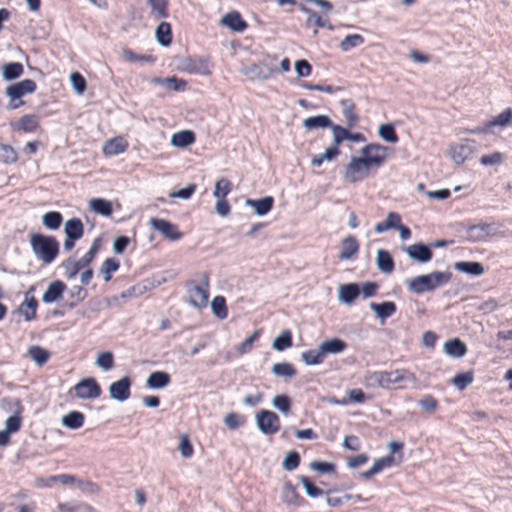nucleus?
I'll list each match as a JSON object with an SVG mask.
<instances>
[{
	"label": "nucleus",
	"instance_id": "nucleus-54",
	"mask_svg": "<svg viewBox=\"0 0 512 512\" xmlns=\"http://www.w3.org/2000/svg\"><path fill=\"white\" fill-rule=\"evenodd\" d=\"M148 3L151 7L152 12L158 18H166L168 17V0H148Z\"/></svg>",
	"mask_w": 512,
	"mask_h": 512
},
{
	"label": "nucleus",
	"instance_id": "nucleus-53",
	"mask_svg": "<svg viewBox=\"0 0 512 512\" xmlns=\"http://www.w3.org/2000/svg\"><path fill=\"white\" fill-rule=\"evenodd\" d=\"M18 159L17 153L14 148L8 144L0 143V161L9 164L14 163Z\"/></svg>",
	"mask_w": 512,
	"mask_h": 512
},
{
	"label": "nucleus",
	"instance_id": "nucleus-33",
	"mask_svg": "<svg viewBox=\"0 0 512 512\" xmlns=\"http://www.w3.org/2000/svg\"><path fill=\"white\" fill-rule=\"evenodd\" d=\"M84 420L85 416L83 413L71 411L62 417L61 423L66 428L75 430L83 426Z\"/></svg>",
	"mask_w": 512,
	"mask_h": 512
},
{
	"label": "nucleus",
	"instance_id": "nucleus-5",
	"mask_svg": "<svg viewBox=\"0 0 512 512\" xmlns=\"http://www.w3.org/2000/svg\"><path fill=\"white\" fill-rule=\"evenodd\" d=\"M512 123V108H506L493 119L485 122L483 125L471 129H465L468 134H491L495 127L504 128Z\"/></svg>",
	"mask_w": 512,
	"mask_h": 512
},
{
	"label": "nucleus",
	"instance_id": "nucleus-14",
	"mask_svg": "<svg viewBox=\"0 0 512 512\" xmlns=\"http://www.w3.org/2000/svg\"><path fill=\"white\" fill-rule=\"evenodd\" d=\"M67 290V285L61 280H54L47 286L42 296V301L46 304L60 301L63 293Z\"/></svg>",
	"mask_w": 512,
	"mask_h": 512
},
{
	"label": "nucleus",
	"instance_id": "nucleus-58",
	"mask_svg": "<svg viewBox=\"0 0 512 512\" xmlns=\"http://www.w3.org/2000/svg\"><path fill=\"white\" fill-rule=\"evenodd\" d=\"M273 406L284 414H288L291 408V400L285 395H276L272 400Z\"/></svg>",
	"mask_w": 512,
	"mask_h": 512
},
{
	"label": "nucleus",
	"instance_id": "nucleus-26",
	"mask_svg": "<svg viewBox=\"0 0 512 512\" xmlns=\"http://www.w3.org/2000/svg\"><path fill=\"white\" fill-rule=\"evenodd\" d=\"M444 351L450 357L462 358L467 353V346L460 339L454 338L445 342Z\"/></svg>",
	"mask_w": 512,
	"mask_h": 512
},
{
	"label": "nucleus",
	"instance_id": "nucleus-36",
	"mask_svg": "<svg viewBox=\"0 0 512 512\" xmlns=\"http://www.w3.org/2000/svg\"><path fill=\"white\" fill-rule=\"evenodd\" d=\"M332 121L326 115H316L312 117H308L303 121V127L307 130L317 129V128H331Z\"/></svg>",
	"mask_w": 512,
	"mask_h": 512
},
{
	"label": "nucleus",
	"instance_id": "nucleus-19",
	"mask_svg": "<svg viewBox=\"0 0 512 512\" xmlns=\"http://www.w3.org/2000/svg\"><path fill=\"white\" fill-rule=\"evenodd\" d=\"M369 308L375 312L376 317L381 323L391 317L397 310L396 304L392 301H384L381 303L370 302Z\"/></svg>",
	"mask_w": 512,
	"mask_h": 512
},
{
	"label": "nucleus",
	"instance_id": "nucleus-35",
	"mask_svg": "<svg viewBox=\"0 0 512 512\" xmlns=\"http://www.w3.org/2000/svg\"><path fill=\"white\" fill-rule=\"evenodd\" d=\"M24 72L23 65L20 62H10L2 67V78L5 81H12L19 78Z\"/></svg>",
	"mask_w": 512,
	"mask_h": 512
},
{
	"label": "nucleus",
	"instance_id": "nucleus-61",
	"mask_svg": "<svg viewBox=\"0 0 512 512\" xmlns=\"http://www.w3.org/2000/svg\"><path fill=\"white\" fill-rule=\"evenodd\" d=\"M122 55L125 60L129 62H136V61H143V62H149L154 63L156 58L152 55H139L134 53L130 49H124L122 52Z\"/></svg>",
	"mask_w": 512,
	"mask_h": 512
},
{
	"label": "nucleus",
	"instance_id": "nucleus-48",
	"mask_svg": "<svg viewBox=\"0 0 512 512\" xmlns=\"http://www.w3.org/2000/svg\"><path fill=\"white\" fill-rule=\"evenodd\" d=\"M272 373L278 377L292 378L296 375V369L287 362L276 363L272 366Z\"/></svg>",
	"mask_w": 512,
	"mask_h": 512
},
{
	"label": "nucleus",
	"instance_id": "nucleus-16",
	"mask_svg": "<svg viewBox=\"0 0 512 512\" xmlns=\"http://www.w3.org/2000/svg\"><path fill=\"white\" fill-rule=\"evenodd\" d=\"M406 254L413 260L426 263L432 259L433 253L430 246L423 243H416L405 248Z\"/></svg>",
	"mask_w": 512,
	"mask_h": 512
},
{
	"label": "nucleus",
	"instance_id": "nucleus-6",
	"mask_svg": "<svg viewBox=\"0 0 512 512\" xmlns=\"http://www.w3.org/2000/svg\"><path fill=\"white\" fill-rule=\"evenodd\" d=\"M388 150L389 148L386 146L370 143L361 148L360 157L364 159L368 166L377 170L385 162Z\"/></svg>",
	"mask_w": 512,
	"mask_h": 512
},
{
	"label": "nucleus",
	"instance_id": "nucleus-59",
	"mask_svg": "<svg viewBox=\"0 0 512 512\" xmlns=\"http://www.w3.org/2000/svg\"><path fill=\"white\" fill-rule=\"evenodd\" d=\"M300 464V455L296 451H290L286 454L282 466L286 471L296 469Z\"/></svg>",
	"mask_w": 512,
	"mask_h": 512
},
{
	"label": "nucleus",
	"instance_id": "nucleus-24",
	"mask_svg": "<svg viewBox=\"0 0 512 512\" xmlns=\"http://www.w3.org/2000/svg\"><path fill=\"white\" fill-rule=\"evenodd\" d=\"M340 105L342 107V114L347 122V127H354L359 121L355 103L351 99H343L340 101Z\"/></svg>",
	"mask_w": 512,
	"mask_h": 512
},
{
	"label": "nucleus",
	"instance_id": "nucleus-44",
	"mask_svg": "<svg viewBox=\"0 0 512 512\" xmlns=\"http://www.w3.org/2000/svg\"><path fill=\"white\" fill-rule=\"evenodd\" d=\"M292 345V334L289 330H284L282 333L276 336L272 343V347L277 351H284L285 349L290 348Z\"/></svg>",
	"mask_w": 512,
	"mask_h": 512
},
{
	"label": "nucleus",
	"instance_id": "nucleus-57",
	"mask_svg": "<svg viewBox=\"0 0 512 512\" xmlns=\"http://www.w3.org/2000/svg\"><path fill=\"white\" fill-rule=\"evenodd\" d=\"M231 191V182L225 178H221L215 183L213 195L216 198H226Z\"/></svg>",
	"mask_w": 512,
	"mask_h": 512
},
{
	"label": "nucleus",
	"instance_id": "nucleus-42",
	"mask_svg": "<svg viewBox=\"0 0 512 512\" xmlns=\"http://www.w3.org/2000/svg\"><path fill=\"white\" fill-rule=\"evenodd\" d=\"M211 310L213 314L220 320H223L227 317L228 311L226 306V300L223 296H215L211 303Z\"/></svg>",
	"mask_w": 512,
	"mask_h": 512
},
{
	"label": "nucleus",
	"instance_id": "nucleus-10",
	"mask_svg": "<svg viewBox=\"0 0 512 512\" xmlns=\"http://www.w3.org/2000/svg\"><path fill=\"white\" fill-rule=\"evenodd\" d=\"M75 395L79 399H95L101 395V387L98 382L90 377L80 380L74 387Z\"/></svg>",
	"mask_w": 512,
	"mask_h": 512
},
{
	"label": "nucleus",
	"instance_id": "nucleus-18",
	"mask_svg": "<svg viewBox=\"0 0 512 512\" xmlns=\"http://www.w3.org/2000/svg\"><path fill=\"white\" fill-rule=\"evenodd\" d=\"M273 204L274 198L272 196H265L260 199L247 198L245 200V205L252 207L258 216H264L269 213L273 208Z\"/></svg>",
	"mask_w": 512,
	"mask_h": 512
},
{
	"label": "nucleus",
	"instance_id": "nucleus-13",
	"mask_svg": "<svg viewBox=\"0 0 512 512\" xmlns=\"http://www.w3.org/2000/svg\"><path fill=\"white\" fill-rule=\"evenodd\" d=\"M496 231L492 224L481 223L477 225H471L467 229V239L471 242H480L485 240L487 237L495 235Z\"/></svg>",
	"mask_w": 512,
	"mask_h": 512
},
{
	"label": "nucleus",
	"instance_id": "nucleus-55",
	"mask_svg": "<svg viewBox=\"0 0 512 512\" xmlns=\"http://www.w3.org/2000/svg\"><path fill=\"white\" fill-rule=\"evenodd\" d=\"M300 482L302 483L303 488L309 497L316 498L324 495V490L315 486L308 477L300 476Z\"/></svg>",
	"mask_w": 512,
	"mask_h": 512
},
{
	"label": "nucleus",
	"instance_id": "nucleus-23",
	"mask_svg": "<svg viewBox=\"0 0 512 512\" xmlns=\"http://www.w3.org/2000/svg\"><path fill=\"white\" fill-rule=\"evenodd\" d=\"M360 294V288L357 283L340 285L338 297L342 303L351 304Z\"/></svg>",
	"mask_w": 512,
	"mask_h": 512
},
{
	"label": "nucleus",
	"instance_id": "nucleus-11",
	"mask_svg": "<svg viewBox=\"0 0 512 512\" xmlns=\"http://www.w3.org/2000/svg\"><path fill=\"white\" fill-rule=\"evenodd\" d=\"M150 224L155 231L161 233L165 238L171 241H177L182 237V233L179 231L178 227L165 219L152 218Z\"/></svg>",
	"mask_w": 512,
	"mask_h": 512
},
{
	"label": "nucleus",
	"instance_id": "nucleus-25",
	"mask_svg": "<svg viewBox=\"0 0 512 512\" xmlns=\"http://www.w3.org/2000/svg\"><path fill=\"white\" fill-rule=\"evenodd\" d=\"M11 126L14 130L34 132L39 127V118L34 114L24 115L19 119L17 123H11Z\"/></svg>",
	"mask_w": 512,
	"mask_h": 512
},
{
	"label": "nucleus",
	"instance_id": "nucleus-51",
	"mask_svg": "<svg viewBox=\"0 0 512 512\" xmlns=\"http://www.w3.org/2000/svg\"><path fill=\"white\" fill-rule=\"evenodd\" d=\"M474 380V374L472 371L464 372L457 374L451 380L452 384L455 385L458 389L464 390L467 388Z\"/></svg>",
	"mask_w": 512,
	"mask_h": 512
},
{
	"label": "nucleus",
	"instance_id": "nucleus-34",
	"mask_svg": "<svg viewBox=\"0 0 512 512\" xmlns=\"http://www.w3.org/2000/svg\"><path fill=\"white\" fill-rule=\"evenodd\" d=\"M472 154V148L468 144H459L451 147L450 156L457 164L464 163Z\"/></svg>",
	"mask_w": 512,
	"mask_h": 512
},
{
	"label": "nucleus",
	"instance_id": "nucleus-52",
	"mask_svg": "<svg viewBox=\"0 0 512 512\" xmlns=\"http://www.w3.org/2000/svg\"><path fill=\"white\" fill-rule=\"evenodd\" d=\"M100 247H101V239L95 238L92 242L90 249L85 253V255L82 258L79 259V261L81 262V264L84 267L89 266L93 262Z\"/></svg>",
	"mask_w": 512,
	"mask_h": 512
},
{
	"label": "nucleus",
	"instance_id": "nucleus-22",
	"mask_svg": "<svg viewBox=\"0 0 512 512\" xmlns=\"http://www.w3.org/2000/svg\"><path fill=\"white\" fill-rule=\"evenodd\" d=\"M376 266L380 272L391 274L395 267L391 254L384 249H378L376 254Z\"/></svg>",
	"mask_w": 512,
	"mask_h": 512
},
{
	"label": "nucleus",
	"instance_id": "nucleus-39",
	"mask_svg": "<svg viewBox=\"0 0 512 512\" xmlns=\"http://www.w3.org/2000/svg\"><path fill=\"white\" fill-rule=\"evenodd\" d=\"M127 148V143L122 137H116L107 141L103 146V152L107 155H117Z\"/></svg>",
	"mask_w": 512,
	"mask_h": 512
},
{
	"label": "nucleus",
	"instance_id": "nucleus-1",
	"mask_svg": "<svg viewBox=\"0 0 512 512\" xmlns=\"http://www.w3.org/2000/svg\"><path fill=\"white\" fill-rule=\"evenodd\" d=\"M416 381L415 375L405 369L369 372L364 377L365 386L373 389H390L392 387L406 389L408 385L414 386Z\"/></svg>",
	"mask_w": 512,
	"mask_h": 512
},
{
	"label": "nucleus",
	"instance_id": "nucleus-7",
	"mask_svg": "<svg viewBox=\"0 0 512 512\" xmlns=\"http://www.w3.org/2000/svg\"><path fill=\"white\" fill-rule=\"evenodd\" d=\"M370 169L362 157H352L345 168L344 178L351 183L359 182L368 177Z\"/></svg>",
	"mask_w": 512,
	"mask_h": 512
},
{
	"label": "nucleus",
	"instance_id": "nucleus-37",
	"mask_svg": "<svg viewBox=\"0 0 512 512\" xmlns=\"http://www.w3.org/2000/svg\"><path fill=\"white\" fill-rule=\"evenodd\" d=\"M89 207L95 213L106 217L110 216L113 212L111 202L103 198L91 199L89 201Z\"/></svg>",
	"mask_w": 512,
	"mask_h": 512
},
{
	"label": "nucleus",
	"instance_id": "nucleus-8",
	"mask_svg": "<svg viewBox=\"0 0 512 512\" xmlns=\"http://www.w3.org/2000/svg\"><path fill=\"white\" fill-rule=\"evenodd\" d=\"M203 278V286L201 285H192L191 288L188 287V301L195 308H204L207 305L208 297H209V277L207 273L202 274Z\"/></svg>",
	"mask_w": 512,
	"mask_h": 512
},
{
	"label": "nucleus",
	"instance_id": "nucleus-62",
	"mask_svg": "<svg viewBox=\"0 0 512 512\" xmlns=\"http://www.w3.org/2000/svg\"><path fill=\"white\" fill-rule=\"evenodd\" d=\"M309 466L312 470L321 474L333 473L336 470V465L334 463L320 460L312 461Z\"/></svg>",
	"mask_w": 512,
	"mask_h": 512
},
{
	"label": "nucleus",
	"instance_id": "nucleus-41",
	"mask_svg": "<svg viewBox=\"0 0 512 512\" xmlns=\"http://www.w3.org/2000/svg\"><path fill=\"white\" fill-rule=\"evenodd\" d=\"M63 221V216L58 211H50L42 216L43 225L50 230H57Z\"/></svg>",
	"mask_w": 512,
	"mask_h": 512
},
{
	"label": "nucleus",
	"instance_id": "nucleus-40",
	"mask_svg": "<svg viewBox=\"0 0 512 512\" xmlns=\"http://www.w3.org/2000/svg\"><path fill=\"white\" fill-rule=\"evenodd\" d=\"M61 267L64 269L65 276L67 279H73L84 268L79 260H75L72 257L67 258L62 262Z\"/></svg>",
	"mask_w": 512,
	"mask_h": 512
},
{
	"label": "nucleus",
	"instance_id": "nucleus-47",
	"mask_svg": "<svg viewBox=\"0 0 512 512\" xmlns=\"http://www.w3.org/2000/svg\"><path fill=\"white\" fill-rule=\"evenodd\" d=\"M364 43V37L360 34H349L340 42V48L343 52L356 48Z\"/></svg>",
	"mask_w": 512,
	"mask_h": 512
},
{
	"label": "nucleus",
	"instance_id": "nucleus-63",
	"mask_svg": "<svg viewBox=\"0 0 512 512\" xmlns=\"http://www.w3.org/2000/svg\"><path fill=\"white\" fill-rule=\"evenodd\" d=\"M504 161V156L500 152H493L491 154L483 155L480 158V163L484 166H493L502 164Z\"/></svg>",
	"mask_w": 512,
	"mask_h": 512
},
{
	"label": "nucleus",
	"instance_id": "nucleus-43",
	"mask_svg": "<svg viewBox=\"0 0 512 512\" xmlns=\"http://www.w3.org/2000/svg\"><path fill=\"white\" fill-rule=\"evenodd\" d=\"M120 267L118 260L114 258H107L100 267V274L102 275L105 282H108L112 278V273L116 272Z\"/></svg>",
	"mask_w": 512,
	"mask_h": 512
},
{
	"label": "nucleus",
	"instance_id": "nucleus-49",
	"mask_svg": "<svg viewBox=\"0 0 512 512\" xmlns=\"http://www.w3.org/2000/svg\"><path fill=\"white\" fill-rule=\"evenodd\" d=\"M378 135L386 142L397 143L399 138L393 124H382L378 128Z\"/></svg>",
	"mask_w": 512,
	"mask_h": 512
},
{
	"label": "nucleus",
	"instance_id": "nucleus-28",
	"mask_svg": "<svg viewBox=\"0 0 512 512\" xmlns=\"http://www.w3.org/2000/svg\"><path fill=\"white\" fill-rule=\"evenodd\" d=\"M170 381L171 377L167 372L155 371L148 376L146 385L150 389H161L166 387Z\"/></svg>",
	"mask_w": 512,
	"mask_h": 512
},
{
	"label": "nucleus",
	"instance_id": "nucleus-20",
	"mask_svg": "<svg viewBox=\"0 0 512 512\" xmlns=\"http://www.w3.org/2000/svg\"><path fill=\"white\" fill-rule=\"evenodd\" d=\"M221 23L231 29L233 32H243L247 28V23L243 20L240 13L237 11H232L225 14Z\"/></svg>",
	"mask_w": 512,
	"mask_h": 512
},
{
	"label": "nucleus",
	"instance_id": "nucleus-46",
	"mask_svg": "<svg viewBox=\"0 0 512 512\" xmlns=\"http://www.w3.org/2000/svg\"><path fill=\"white\" fill-rule=\"evenodd\" d=\"M28 355L37 365L45 364L50 357L49 352L38 345L31 346Z\"/></svg>",
	"mask_w": 512,
	"mask_h": 512
},
{
	"label": "nucleus",
	"instance_id": "nucleus-27",
	"mask_svg": "<svg viewBox=\"0 0 512 512\" xmlns=\"http://www.w3.org/2000/svg\"><path fill=\"white\" fill-rule=\"evenodd\" d=\"M64 233L68 238L81 239L84 234V226L79 218H71L64 224Z\"/></svg>",
	"mask_w": 512,
	"mask_h": 512
},
{
	"label": "nucleus",
	"instance_id": "nucleus-32",
	"mask_svg": "<svg viewBox=\"0 0 512 512\" xmlns=\"http://www.w3.org/2000/svg\"><path fill=\"white\" fill-rule=\"evenodd\" d=\"M195 134L190 130L179 131L172 135L171 144L178 148H185L193 144Z\"/></svg>",
	"mask_w": 512,
	"mask_h": 512
},
{
	"label": "nucleus",
	"instance_id": "nucleus-38",
	"mask_svg": "<svg viewBox=\"0 0 512 512\" xmlns=\"http://www.w3.org/2000/svg\"><path fill=\"white\" fill-rule=\"evenodd\" d=\"M158 43L161 46L167 47L172 42L171 26L167 22H161L155 31Z\"/></svg>",
	"mask_w": 512,
	"mask_h": 512
},
{
	"label": "nucleus",
	"instance_id": "nucleus-4",
	"mask_svg": "<svg viewBox=\"0 0 512 512\" xmlns=\"http://www.w3.org/2000/svg\"><path fill=\"white\" fill-rule=\"evenodd\" d=\"M37 89V85L34 80L25 79L15 84L8 86L5 90V94L10 99L9 108L16 109L24 104L21 97L26 94L34 93Z\"/></svg>",
	"mask_w": 512,
	"mask_h": 512
},
{
	"label": "nucleus",
	"instance_id": "nucleus-17",
	"mask_svg": "<svg viewBox=\"0 0 512 512\" xmlns=\"http://www.w3.org/2000/svg\"><path fill=\"white\" fill-rule=\"evenodd\" d=\"M183 68L189 73L209 75L211 73L208 60L198 58H187L183 62Z\"/></svg>",
	"mask_w": 512,
	"mask_h": 512
},
{
	"label": "nucleus",
	"instance_id": "nucleus-3",
	"mask_svg": "<svg viewBox=\"0 0 512 512\" xmlns=\"http://www.w3.org/2000/svg\"><path fill=\"white\" fill-rule=\"evenodd\" d=\"M30 245L36 258L45 264L53 262L59 253V243L53 236L33 233L30 235Z\"/></svg>",
	"mask_w": 512,
	"mask_h": 512
},
{
	"label": "nucleus",
	"instance_id": "nucleus-2",
	"mask_svg": "<svg viewBox=\"0 0 512 512\" xmlns=\"http://www.w3.org/2000/svg\"><path fill=\"white\" fill-rule=\"evenodd\" d=\"M452 277L449 271H434L429 274L419 275L405 280L408 290L415 294L430 292L438 287L446 285Z\"/></svg>",
	"mask_w": 512,
	"mask_h": 512
},
{
	"label": "nucleus",
	"instance_id": "nucleus-45",
	"mask_svg": "<svg viewBox=\"0 0 512 512\" xmlns=\"http://www.w3.org/2000/svg\"><path fill=\"white\" fill-rule=\"evenodd\" d=\"M301 357L306 365H318L325 359L320 346L317 349H309L302 352Z\"/></svg>",
	"mask_w": 512,
	"mask_h": 512
},
{
	"label": "nucleus",
	"instance_id": "nucleus-9",
	"mask_svg": "<svg viewBox=\"0 0 512 512\" xmlns=\"http://www.w3.org/2000/svg\"><path fill=\"white\" fill-rule=\"evenodd\" d=\"M256 423L258 429L266 435H272L280 428L278 415L270 410H261L258 412L256 415Z\"/></svg>",
	"mask_w": 512,
	"mask_h": 512
},
{
	"label": "nucleus",
	"instance_id": "nucleus-12",
	"mask_svg": "<svg viewBox=\"0 0 512 512\" xmlns=\"http://www.w3.org/2000/svg\"><path fill=\"white\" fill-rule=\"evenodd\" d=\"M132 380L129 376H124L121 379L113 382L109 386V394L113 400L123 402L130 397V389Z\"/></svg>",
	"mask_w": 512,
	"mask_h": 512
},
{
	"label": "nucleus",
	"instance_id": "nucleus-64",
	"mask_svg": "<svg viewBox=\"0 0 512 512\" xmlns=\"http://www.w3.org/2000/svg\"><path fill=\"white\" fill-rule=\"evenodd\" d=\"M70 81L74 90L78 94H82L86 89V81L79 72H73L70 75Z\"/></svg>",
	"mask_w": 512,
	"mask_h": 512
},
{
	"label": "nucleus",
	"instance_id": "nucleus-30",
	"mask_svg": "<svg viewBox=\"0 0 512 512\" xmlns=\"http://www.w3.org/2000/svg\"><path fill=\"white\" fill-rule=\"evenodd\" d=\"M319 346L325 358L328 354H338L343 352L347 345L339 338H332L322 342Z\"/></svg>",
	"mask_w": 512,
	"mask_h": 512
},
{
	"label": "nucleus",
	"instance_id": "nucleus-15",
	"mask_svg": "<svg viewBox=\"0 0 512 512\" xmlns=\"http://www.w3.org/2000/svg\"><path fill=\"white\" fill-rule=\"evenodd\" d=\"M281 499L286 506L300 507L306 503L290 481L284 482L281 490Z\"/></svg>",
	"mask_w": 512,
	"mask_h": 512
},
{
	"label": "nucleus",
	"instance_id": "nucleus-60",
	"mask_svg": "<svg viewBox=\"0 0 512 512\" xmlns=\"http://www.w3.org/2000/svg\"><path fill=\"white\" fill-rule=\"evenodd\" d=\"M348 127L343 128L340 125L333 124L331 126V130L333 132V145L338 147L344 140L348 138Z\"/></svg>",
	"mask_w": 512,
	"mask_h": 512
},
{
	"label": "nucleus",
	"instance_id": "nucleus-56",
	"mask_svg": "<svg viewBox=\"0 0 512 512\" xmlns=\"http://www.w3.org/2000/svg\"><path fill=\"white\" fill-rule=\"evenodd\" d=\"M96 365L105 371L112 369V367L114 365L113 354L109 351L101 352L97 356Z\"/></svg>",
	"mask_w": 512,
	"mask_h": 512
},
{
	"label": "nucleus",
	"instance_id": "nucleus-50",
	"mask_svg": "<svg viewBox=\"0 0 512 512\" xmlns=\"http://www.w3.org/2000/svg\"><path fill=\"white\" fill-rule=\"evenodd\" d=\"M301 10L307 14V22H313L317 27L324 28L328 27L329 29H332V25L329 23V21L319 14H317L315 11H313L310 8H307L305 6L301 7Z\"/></svg>",
	"mask_w": 512,
	"mask_h": 512
},
{
	"label": "nucleus",
	"instance_id": "nucleus-29",
	"mask_svg": "<svg viewBox=\"0 0 512 512\" xmlns=\"http://www.w3.org/2000/svg\"><path fill=\"white\" fill-rule=\"evenodd\" d=\"M454 268L460 272L472 276H480L484 273V267L480 262L461 261L454 264Z\"/></svg>",
	"mask_w": 512,
	"mask_h": 512
},
{
	"label": "nucleus",
	"instance_id": "nucleus-31",
	"mask_svg": "<svg viewBox=\"0 0 512 512\" xmlns=\"http://www.w3.org/2000/svg\"><path fill=\"white\" fill-rule=\"evenodd\" d=\"M38 301L35 297H26L23 303L19 306V311L26 321H31L36 318V310Z\"/></svg>",
	"mask_w": 512,
	"mask_h": 512
},
{
	"label": "nucleus",
	"instance_id": "nucleus-21",
	"mask_svg": "<svg viewBox=\"0 0 512 512\" xmlns=\"http://www.w3.org/2000/svg\"><path fill=\"white\" fill-rule=\"evenodd\" d=\"M359 251V242L353 235H348L342 240L341 251L338 258L340 260L351 259Z\"/></svg>",
	"mask_w": 512,
	"mask_h": 512
}]
</instances>
